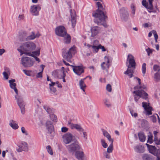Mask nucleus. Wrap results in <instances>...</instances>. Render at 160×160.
<instances>
[{
  "instance_id": "3c124183",
  "label": "nucleus",
  "mask_w": 160,
  "mask_h": 160,
  "mask_svg": "<svg viewBox=\"0 0 160 160\" xmlns=\"http://www.w3.org/2000/svg\"><path fill=\"white\" fill-rule=\"evenodd\" d=\"M98 48L99 49H102V51L104 52L106 51V50L104 47L100 44L98 45Z\"/></svg>"
},
{
  "instance_id": "393cba45",
  "label": "nucleus",
  "mask_w": 160,
  "mask_h": 160,
  "mask_svg": "<svg viewBox=\"0 0 160 160\" xmlns=\"http://www.w3.org/2000/svg\"><path fill=\"white\" fill-rule=\"evenodd\" d=\"M138 136L140 141L141 142H144L146 140V137L144 133L142 132H140L138 133Z\"/></svg>"
},
{
  "instance_id": "69168bd1",
  "label": "nucleus",
  "mask_w": 160,
  "mask_h": 160,
  "mask_svg": "<svg viewBox=\"0 0 160 160\" xmlns=\"http://www.w3.org/2000/svg\"><path fill=\"white\" fill-rule=\"evenodd\" d=\"M5 50L3 49H0V55H1L4 52Z\"/></svg>"
},
{
  "instance_id": "49530a36",
  "label": "nucleus",
  "mask_w": 160,
  "mask_h": 160,
  "mask_svg": "<svg viewBox=\"0 0 160 160\" xmlns=\"http://www.w3.org/2000/svg\"><path fill=\"white\" fill-rule=\"evenodd\" d=\"M31 53H32L35 56H39L40 55V51H34L33 52H31Z\"/></svg>"
},
{
  "instance_id": "2eb2a0df",
  "label": "nucleus",
  "mask_w": 160,
  "mask_h": 160,
  "mask_svg": "<svg viewBox=\"0 0 160 160\" xmlns=\"http://www.w3.org/2000/svg\"><path fill=\"white\" fill-rule=\"evenodd\" d=\"M46 126L48 130V133L51 136L52 133L54 132V127L50 121H48L46 123Z\"/></svg>"
},
{
  "instance_id": "052dcab7",
  "label": "nucleus",
  "mask_w": 160,
  "mask_h": 160,
  "mask_svg": "<svg viewBox=\"0 0 160 160\" xmlns=\"http://www.w3.org/2000/svg\"><path fill=\"white\" fill-rule=\"evenodd\" d=\"M131 7L132 9V11L133 12V13L134 14H135V6H134V5H133L132 4L131 5Z\"/></svg>"
},
{
  "instance_id": "f03ea898",
  "label": "nucleus",
  "mask_w": 160,
  "mask_h": 160,
  "mask_svg": "<svg viewBox=\"0 0 160 160\" xmlns=\"http://www.w3.org/2000/svg\"><path fill=\"white\" fill-rule=\"evenodd\" d=\"M134 89L136 90L134 91L132 93L134 94V98L136 102H137L138 100L142 98L144 99H147L148 98V94L146 92L142 89L146 88L145 86H135Z\"/></svg>"
},
{
  "instance_id": "bb28decb",
  "label": "nucleus",
  "mask_w": 160,
  "mask_h": 160,
  "mask_svg": "<svg viewBox=\"0 0 160 160\" xmlns=\"http://www.w3.org/2000/svg\"><path fill=\"white\" fill-rule=\"evenodd\" d=\"M10 125L13 128L15 129H18V124L13 120L11 121Z\"/></svg>"
},
{
  "instance_id": "6e6552de",
  "label": "nucleus",
  "mask_w": 160,
  "mask_h": 160,
  "mask_svg": "<svg viewBox=\"0 0 160 160\" xmlns=\"http://www.w3.org/2000/svg\"><path fill=\"white\" fill-rule=\"evenodd\" d=\"M142 104L143 107L146 112V114L148 115H151L152 111L153 110V109L150 106L149 103L143 102Z\"/></svg>"
},
{
  "instance_id": "5fc2aeb1",
  "label": "nucleus",
  "mask_w": 160,
  "mask_h": 160,
  "mask_svg": "<svg viewBox=\"0 0 160 160\" xmlns=\"http://www.w3.org/2000/svg\"><path fill=\"white\" fill-rule=\"evenodd\" d=\"M3 75H4V77L6 79H8V73L6 72H3Z\"/></svg>"
},
{
  "instance_id": "79ce46f5",
  "label": "nucleus",
  "mask_w": 160,
  "mask_h": 160,
  "mask_svg": "<svg viewBox=\"0 0 160 160\" xmlns=\"http://www.w3.org/2000/svg\"><path fill=\"white\" fill-rule=\"evenodd\" d=\"M152 34L154 35L155 39L156 40V41L157 42V40L158 38V36L157 33L156 31L155 30H153L152 31Z\"/></svg>"
},
{
  "instance_id": "de8ad7c7",
  "label": "nucleus",
  "mask_w": 160,
  "mask_h": 160,
  "mask_svg": "<svg viewBox=\"0 0 160 160\" xmlns=\"http://www.w3.org/2000/svg\"><path fill=\"white\" fill-rule=\"evenodd\" d=\"M143 159L144 160H151V158L147 155H145L143 156Z\"/></svg>"
},
{
  "instance_id": "8fccbe9b",
  "label": "nucleus",
  "mask_w": 160,
  "mask_h": 160,
  "mask_svg": "<svg viewBox=\"0 0 160 160\" xmlns=\"http://www.w3.org/2000/svg\"><path fill=\"white\" fill-rule=\"evenodd\" d=\"M50 89L51 90V92L52 93H54L56 91V88H54L53 87H50Z\"/></svg>"
},
{
  "instance_id": "a19ab883",
  "label": "nucleus",
  "mask_w": 160,
  "mask_h": 160,
  "mask_svg": "<svg viewBox=\"0 0 160 160\" xmlns=\"http://www.w3.org/2000/svg\"><path fill=\"white\" fill-rule=\"evenodd\" d=\"M89 47H91L96 52H98V49H99L98 48V46H95L91 45Z\"/></svg>"
},
{
  "instance_id": "f704fd0d",
  "label": "nucleus",
  "mask_w": 160,
  "mask_h": 160,
  "mask_svg": "<svg viewBox=\"0 0 160 160\" xmlns=\"http://www.w3.org/2000/svg\"><path fill=\"white\" fill-rule=\"evenodd\" d=\"M113 149V144H110L107 149V152L108 153L112 152Z\"/></svg>"
},
{
  "instance_id": "c85d7f7f",
  "label": "nucleus",
  "mask_w": 160,
  "mask_h": 160,
  "mask_svg": "<svg viewBox=\"0 0 160 160\" xmlns=\"http://www.w3.org/2000/svg\"><path fill=\"white\" fill-rule=\"evenodd\" d=\"M39 36L40 34L39 33H37V34L35 35L34 33L33 32H32V34L28 37V38L31 40L33 39L39 37Z\"/></svg>"
},
{
  "instance_id": "e2e57ef3",
  "label": "nucleus",
  "mask_w": 160,
  "mask_h": 160,
  "mask_svg": "<svg viewBox=\"0 0 160 160\" xmlns=\"http://www.w3.org/2000/svg\"><path fill=\"white\" fill-rule=\"evenodd\" d=\"M65 74L64 72L62 74V77L61 78L63 79V81L64 82H66L65 79Z\"/></svg>"
},
{
  "instance_id": "7c9ffc66",
  "label": "nucleus",
  "mask_w": 160,
  "mask_h": 160,
  "mask_svg": "<svg viewBox=\"0 0 160 160\" xmlns=\"http://www.w3.org/2000/svg\"><path fill=\"white\" fill-rule=\"evenodd\" d=\"M135 149L137 152H141L143 149V147L142 145H137L135 147Z\"/></svg>"
},
{
  "instance_id": "9b49d317",
  "label": "nucleus",
  "mask_w": 160,
  "mask_h": 160,
  "mask_svg": "<svg viewBox=\"0 0 160 160\" xmlns=\"http://www.w3.org/2000/svg\"><path fill=\"white\" fill-rule=\"evenodd\" d=\"M25 47L26 48L24 50L27 52H31V51L34 50L36 48L35 44L32 42H27L25 45Z\"/></svg>"
},
{
  "instance_id": "cd10ccee",
  "label": "nucleus",
  "mask_w": 160,
  "mask_h": 160,
  "mask_svg": "<svg viewBox=\"0 0 160 160\" xmlns=\"http://www.w3.org/2000/svg\"><path fill=\"white\" fill-rule=\"evenodd\" d=\"M16 98L18 100V104L20 108L24 107L25 105L22 100L21 99H19L16 97Z\"/></svg>"
},
{
  "instance_id": "6ab92c4d",
  "label": "nucleus",
  "mask_w": 160,
  "mask_h": 160,
  "mask_svg": "<svg viewBox=\"0 0 160 160\" xmlns=\"http://www.w3.org/2000/svg\"><path fill=\"white\" fill-rule=\"evenodd\" d=\"M15 80V79L10 80L9 81V82L10 84V86L11 88L14 90L15 92L17 94H18V90L16 88V84L14 83Z\"/></svg>"
},
{
  "instance_id": "9d476101",
  "label": "nucleus",
  "mask_w": 160,
  "mask_h": 160,
  "mask_svg": "<svg viewBox=\"0 0 160 160\" xmlns=\"http://www.w3.org/2000/svg\"><path fill=\"white\" fill-rule=\"evenodd\" d=\"M80 148V147L78 142H75L68 146L69 151L71 152H74L76 150H79Z\"/></svg>"
},
{
  "instance_id": "bf43d9fd",
  "label": "nucleus",
  "mask_w": 160,
  "mask_h": 160,
  "mask_svg": "<svg viewBox=\"0 0 160 160\" xmlns=\"http://www.w3.org/2000/svg\"><path fill=\"white\" fill-rule=\"evenodd\" d=\"M37 78H42V72H38L37 75Z\"/></svg>"
},
{
  "instance_id": "423d86ee",
  "label": "nucleus",
  "mask_w": 160,
  "mask_h": 160,
  "mask_svg": "<svg viewBox=\"0 0 160 160\" xmlns=\"http://www.w3.org/2000/svg\"><path fill=\"white\" fill-rule=\"evenodd\" d=\"M71 66L72 68L73 72L78 75H80L84 72V68L82 65L74 66L71 65Z\"/></svg>"
},
{
  "instance_id": "e433bc0d",
  "label": "nucleus",
  "mask_w": 160,
  "mask_h": 160,
  "mask_svg": "<svg viewBox=\"0 0 160 160\" xmlns=\"http://www.w3.org/2000/svg\"><path fill=\"white\" fill-rule=\"evenodd\" d=\"M155 147L152 146H151L148 148L149 152L152 153H153L155 152Z\"/></svg>"
},
{
  "instance_id": "58836bf2",
  "label": "nucleus",
  "mask_w": 160,
  "mask_h": 160,
  "mask_svg": "<svg viewBox=\"0 0 160 160\" xmlns=\"http://www.w3.org/2000/svg\"><path fill=\"white\" fill-rule=\"evenodd\" d=\"M18 51L20 52V55L21 56H22L23 54H25L26 55H28V54H27V53H31V52H27L26 51H24H24H22V50L20 49H18Z\"/></svg>"
},
{
  "instance_id": "ea45409f",
  "label": "nucleus",
  "mask_w": 160,
  "mask_h": 160,
  "mask_svg": "<svg viewBox=\"0 0 160 160\" xmlns=\"http://www.w3.org/2000/svg\"><path fill=\"white\" fill-rule=\"evenodd\" d=\"M102 131L103 132V133L104 136L106 137L107 138H108L109 137L110 135L108 133V132L106 130H104L103 129H102Z\"/></svg>"
},
{
  "instance_id": "603ef678",
  "label": "nucleus",
  "mask_w": 160,
  "mask_h": 160,
  "mask_svg": "<svg viewBox=\"0 0 160 160\" xmlns=\"http://www.w3.org/2000/svg\"><path fill=\"white\" fill-rule=\"evenodd\" d=\"M50 117L51 118H52L53 117L54 118L52 120L53 121H55L57 119L56 116H55L54 114H50Z\"/></svg>"
},
{
  "instance_id": "412c9836",
  "label": "nucleus",
  "mask_w": 160,
  "mask_h": 160,
  "mask_svg": "<svg viewBox=\"0 0 160 160\" xmlns=\"http://www.w3.org/2000/svg\"><path fill=\"white\" fill-rule=\"evenodd\" d=\"M75 156L78 160H83L84 153L82 152L77 151L75 152Z\"/></svg>"
},
{
  "instance_id": "ddd939ff",
  "label": "nucleus",
  "mask_w": 160,
  "mask_h": 160,
  "mask_svg": "<svg viewBox=\"0 0 160 160\" xmlns=\"http://www.w3.org/2000/svg\"><path fill=\"white\" fill-rule=\"evenodd\" d=\"M71 16V21L73 28H74L76 23V15L74 10L71 9L70 10Z\"/></svg>"
},
{
  "instance_id": "774afa93",
  "label": "nucleus",
  "mask_w": 160,
  "mask_h": 160,
  "mask_svg": "<svg viewBox=\"0 0 160 160\" xmlns=\"http://www.w3.org/2000/svg\"><path fill=\"white\" fill-rule=\"evenodd\" d=\"M131 114L132 116H134V117H136L137 116L138 114L137 113H133L132 112H131Z\"/></svg>"
},
{
  "instance_id": "dca6fc26",
  "label": "nucleus",
  "mask_w": 160,
  "mask_h": 160,
  "mask_svg": "<svg viewBox=\"0 0 160 160\" xmlns=\"http://www.w3.org/2000/svg\"><path fill=\"white\" fill-rule=\"evenodd\" d=\"M68 124L69 125V126L71 129H76L77 130L80 132H83L84 130L81 127V126L78 124H74L72 123H71V122H68Z\"/></svg>"
},
{
  "instance_id": "39448f33",
  "label": "nucleus",
  "mask_w": 160,
  "mask_h": 160,
  "mask_svg": "<svg viewBox=\"0 0 160 160\" xmlns=\"http://www.w3.org/2000/svg\"><path fill=\"white\" fill-rule=\"evenodd\" d=\"M56 34L60 37H64L67 34V31L65 28L63 26H59L56 28L55 30Z\"/></svg>"
},
{
  "instance_id": "f8f14e48",
  "label": "nucleus",
  "mask_w": 160,
  "mask_h": 160,
  "mask_svg": "<svg viewBox=\"0 0 160 160\" xmlns=\"http://www.w3.org/2000/svg\"><path fill=\"white\" fill-rule=\"evenodd\" d=\"M62 138L65 144H67L72 141L73 138V136L71 133H67L65 134Z\"/></svg>"
},
{
  "instance_id": "2f4dec72",
  "label": "nucleus",
  "mask_w": 160,
  "mask_h": 160,
  "mask_svg": "<svg viewBox=\"0 0 160 160\" xmlns=\"http://www.w3.org/2000/svg\"><path fill=\"white\" fill-rule=\"evenodd\" d=\"M154 80L156 82H158L160 80V75L158 73H156L154 74Z\"/></svg>"
},
{
  "instance_id": "a878e982",
  "label": "nucleus",
  "mask_w": 160,
  "mask_h": 160,
  "mask_svg": "<svg viewBox=\"0 0 160 160\" xmlns=\"http://www.w3.org/2000/svg\"><path fill=\"white\" fill-rule=\"evenodd\" d=\"M85 79H86V78H84L80 80L79 82V85L80 88L84 92H85V89L86 87V85L84 81Z\"/></svg>"
},
{
  "instance_id": "6e6d98bb",
  "label": "nucleus",
  "mask_w": 160,
  "mask_h": 160,
  "mask_svg": "<svg viewBox=\"0 0 160 160\" xmlns=\"http://www.w3.org/2000/svg\"><path fill=\"white\" fill-rule=\"evenodd\" d=\"M109 141L110 142V144H113V140L111 138V136H110L108 138H107Z\"/></svg>"
},
{
  "instance_id": "4c0bfd02",
  "label": "nucleus",
  "mask_w": 160,
  "mask_h": 160,
  "mask_svg": "<svg viewBox=\"0 0 160 160\" xmlns=\"http://www.w3.org/2000/svg\"><path fill=\"white\" fill-rule=\"evenodd\" d=\"M146 64L145 63H144L143 64L142 66V72L143 74L144 75L146 71Z\"/></svg>"
},
{
  "instance_id": "680f3d73",
  "label": "nucleus",
  "mask_w": 160,
  "mask_h": 160,
  "mask_svg": "<svg viewBox=\"0 0 160 160\" xmlns=\"http://www.w3.org/2000/svg\"><path fill=\"white\" fill-rule=\"evenodd\" d=\"M105 104L108 107H110L111 105L110 103L107 100H106L105 102Z\"/></svg>"
},
{
  "instance_id": "473e14b6",
  "label": "nucleus",
  "mask_w": 160,
  "mask_h": 160,
  "mask_svg": "<svg viewBox=\"0 0 160 160\" xmlns=\"http://www.w3.org/2000/svg\"><path fill=\"white\" fill-rule=\"evenodd\" d=\"M46 148L48 152L51 155L53 154V152L51 147L50 145H48L47 147Z\"/></svg>"
},
{
  "instance_id": "f257e3e1",
  "label": "nucleus",
  "mask_w": 160,
  "mask_h": 160,
  "mask_svg": "<svg viewBox=\"0 0 160 160\" xmlns=\"http://www.w3.org/2000/svg\"><path fill=\"white\" fill-rule=\"evenodd\" d=\"M96 4L98 8L96 12L92 13V16L96 18L94 22L98 25L102 24V22L104 21L107 19L108 17L106 15L107 12L105 11V6H103L101 2H97Z\"/></svg>"
},
{
  "instance_id": "338daca9",
  "label": "nucleus",
  "mask_w": 160,
  "mask_h": 160,
  "mask_svg": "<svg viewBox=\"0 0 160 160\" xmlns=\"http://www.w3.org/2000/svg\"><path fill=\"white\" fill-rule=\"evenodd\" d=\"M23 71L25 74H26L27 75H29V71L26 70H23Z\"/></svg>"
},
{
  "instance_id": "a18cd8bd",
  "label": "nucleus",
  "mask_w": 160,
  "mask_h": 160,
  "mask_svg": "<svg viewBox=\"0 0 160 160\" xmlns=\"http://www.w3.org/2000/svg\"><path fill=\"white\" fill-rule=\"evenodd\" d=\"M106 89L109 92H111L112 90L111 86L110 84H108L106 87Z\"/></svg>"
},
{
  "instance_id": "c756f323",
  "label": "nucleus",
  "mask_w": 160,
  "mask_h": 160,
  "mask_svg": "<svg viewBox=\"0 0 160 160\" xmlns=\"http://www.w3.org/2000/svg\"><path fill=\"white\" fill-rule=\"evenodd\" d=\"M153 138L152 135L151 133H150V135L148 136L147 142L149 143L150 144L152 143L153 142Z\"/></svg>"
},
{
  "instance_id": "5701e85b",
  "label": "nucleus",
  "mask_w": 160,
  "mask_h": 160,
  "mask_svg": "<svg viewBox=\"0 0 160 160\" xmlns=\"http://www.w3.org/2000/svg\"><path fill=\"white\" fill-rule=\"evenodd\" d=\"M18 147L19 148L17 150V151L18 152H21L27 148V144L25 142L23 143L22 145L18 146Z\"/></svg>"
},
{
  "instance_id": "37998d69",
  "label": "nucleus",
  "mask_w": 160,
  "mask_h": 160,
  "mask_svg": "<svg viewBox=\"0 0 160 160\" xmlns=\"http://www.w3.org/2000/svg\"><path fill=\"white\" fill-rule=\"evenodd\" d=\"M101 142L102 146L104 148H106L107 147V144L106 143L104 139H102L101 140Z\"/></svg>"
},
{
  "instance_id": "4d7b16f0",
  "label": "nucleus",
  "mask_w": 160,
  "mask_h": 160,
  "mask_svg": "<svg viewBox=\"0 0 160 160\" xmlns=\"http://www.w3.org/2000/svg\"><path fill=\"white\" fill-rule=\"evenodd\" d=\"M21 130H22V132L23 133H24L25 134H26V135H28V133H27V132L26 131L25 128H24V127H22Z\"/></svg>"
},
{
  "instance_id": "aec40b11",
  "label": "nucleus",
  "mask_w": 160,
  "mask_h": 160,
  "mask_svg": "<svg viewBox=\"0 0 160 160\" xmlns=\"http://www.w3.org/2000/svg\"><path fill=\"white\" fill-rule=\"evenodd\" d=\"M157 117L158 118L159 124L160 125V118L158 115L157 114H154L150 117V119L153 123L157 122Z\"/></svg>"
},
{
  "instance_id": "c03bdc74",
  "label": "nucleus",
  "mask_w": 160,
  "mask_h": 160,
  "mask_svg": "<svg viewBox=\"0 0 160 160\" xmlns=\"http://www.w3.org/2000/svg\"><path fill=\"white\" fill-rule=\"evenodd\" d=\"M153 70L155 71H159L160 69L159 66L157 65H154L153 66Z\"/></svg>"
},
{
  "instance_id": "20e7f679",
  "label": "nucleus",
  "mask_w": 160,
  "mask_h": 160,
  "mask_svg": "<svg viewBox=\"0 0 160 160\" xmlns=\"http://www.w3.org/2000/svg\"><path fill=\"white\" fill-rule=\"evenodd\" d=\"M75 47L73 46L70 48L69 50L67 51L65 48L62 49V55L63 58L66 59L67 61L71 62V59L73 55H74L76 52Z\"/></svg>"
},
{
  "instance_id": "7ed1b4c3",
  "label": "nucleus",
  "mask_w": 160,
  "mask_h": 160,
  "mask_svg": "<svg viewBox=\"0 0 160 160\" xmlns=\"http://www.w3.org/2000/svg\"><path fill=\"white\" fill-rule=\"evenodd\" d=\"M127 62H128L129 64L128 66V68L127 71L124 72V74L128 75L129 78H131L133 76L134 70L136 65L134 57L131 54H128L127 58Z\"/></svg>"
},
{
  "instance_id": "c9c22d12",
  "label": "nucleus",
  "mask_w": 160,
  "mask_h": 160,
  "mask_svg": "<svg viewBox=\"0 0 160 160\" xmlns=\"http://www.w3.org/2000/svg\"><path fill=\"white\" fill-rule=\"evenodd\" d=\"M27 54H28V56H32V57H34L36 61H38V62H40V60L39 59V58H38L36 56H35L33 54L31 53H27Z\"/></svg>"
},
{
  "instance_id": "13d9d810",
  "label": "nucleus",
  "mask_w": 160,
  "mask_h": 160,
  "mask_svg": "<svg viewBox=\"0 0 160 160\" xmlns=\"http://www.w3.org/2000/svg\"><path fill=\"white\" fill-rule=\"evenodd\" d=\"M68 130V129L65 127H63L62 128V131L63 132H66Z\"/></svg>"
},
{
  "instance_id": "0eeeda50",
  "label": "nucleus",
  "mask_w": 160,
  "mask_h": 160,
  "mask_svg": "<svg viewBox=\"0 0 160 160\" xmlns=\"http://www.w3.org/2000/svg\"><path fill=\"white\" fill-rule=\"evenodd\" d=\"M22 64L25 67L32 66L34 62L28 57H22Z\"/></svg>"
},
{
  "instance_id": "f3484780",
  "label": "nucleus",
  "mask_w": 160,
  "mask_h": 160,
  "mask_svg": "<svg viewBox=\"0 0 160 160\" xmlns=\"http://www.w3.org/2000/svg\"><path fill=\"white\" fill-rule=\"evenodd\" d=\"M64 72V71L55 70L52 72V75L55 78H61L62 77V75Z\"/></svg>"
},
{
  "instance_id": "864d4df0",
  "label": "nucleus",
  "mask_w": 160,
  "mask_h": 160,
  "mask_svg": "<svg viewBox=\"0 0 160 160\" xmlns=\"http://www.w3.org/2000/svg\"><path fill=\"white\" fill-rule=\"evenodd\" d=\"M146 51L147 52L148 55H149L150 54L152 53V50H151L149 48H148L146 49Z\"/></svg>"
},
{
  "instance_id": "a211bd4d",
  "label": "nucleus",
  "mask_w": 160,
  "mask_h": 160,
  "mask_svg": "<svg viewBox=\"0 0 160 160\" xmlns=\"http://www.w3.org/2000/svg\"><path fill=\"white\" fill-rule=\"evenodd\" d=\"M142 5L144 6L147 9L152 10L153 9V6L152 4V2L151 4L149 3V5L148 3L147 2L146 0H143L142 1Z\"/></svg>"
},
{
  "instance_id": "09e8293b",
  "label": "nucleus",
  "mask_w": 160,
  "mask_h": 160,
  "mask_svg": "<svg viewBox=\"0 0 160 160\" xmlns=\"http://www.w3.org/2000/svg\"><path fill=\"white\" fill-rule=\"evenodd\" d=\"M158 133V132L157 131H154L153 132V134L154 136V140L155 141L158 140V138L157 136Z\"/></svg>"
},
{
  "instance_id": "72a5a7b5",
  "label": "nucleus",
  "mask_w": 160,
  "mask_h": 160,
  "mask_svg": "<svg viewBox=\"0 0 160 160\" xmlns=\"http://www.w3.org/2000/svg\"><path fill=\"white\" fill-rule=\"evenodd\" d=\"M44 109L47 111L48 113H52V110L49 107L46 106H44Z\"/></svg>"
},
{
  "instance_id": "4468645a",
  "label": "nucleus",
  "mask_w": 160,
  "mask_h": 160,
  "mask_svg": "<svg viewBox=\"0 0 160 160\" xmlns=\"http://www.w3.org/2000/svg\"><path fill=\"white\" fill-rule=\"evenodd\" d=\"M101 30L100 28L98 26L92 27L91 29V36L94 37L96 36L100 32Z\"/></svg>"
},
{
  "instance_id": "1a4fd4ad",
  "label": "nucleus",
  "mask_w": 160,
  "mask_h": 160,
  "mask_svg": "<svg viewBox=\"0 0 160 160\" xmlns=\"http://www.w3.org/2000/svg\"><path fill=\"white\" fill-rule=\"evenodd\" d=\"M105 62H103L101 64V66L103 70H106L107 72H108V69L109 68L110 64L109 60L108 57L105 56L104 57Z\"/></svg>"
},
{
  "instance_id": "4be33fe9",
  "label": "nucleus",
  "mask_w": 160,
  "mask_h": 160,
  "mask_svg": "<svg viewBox=\"0 0 160 160\" xmlns=\"http://www.w3.org/2000/svg\"><path fill=\"white\" fill-rule=\"evenodd\" d=\"M38 7L36 5L32 6L31 8L30 11L33 15H37L38 14Z\"/></svg>"
},
{
  "instance_id": "b1692460",
  "label": "nucleus",
  "mask_w": 160,
  "mask_h": 160,
  "mask_svg": "<svg viewBox=\"0 0 160 160\" xmlns=\"http://www.w3.org/2000/svg\"><path fill=\"white\" fill-rule=\"evenodd\" d=\"M64 37V42L66 44H69L71 42V37L69 34L67 33L65 35Z\"/></svg>"
},
{
  "instance_id": "0e129e2a",
  "label": "nucleus",
  "mask_w": 160,
  "mask_h": 160,
  "mask_svg": "<svg viewBox=\"0 0 160 160\" xmlns=\"http://www.w3.org/2000/svg\"><path fill=\"white\" fill-rule=\"evenodd\" d=\"M21 112L22 114H24L25 113V108L24 107L20 108Z\"/></svg>"
}]
</instances>
